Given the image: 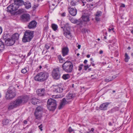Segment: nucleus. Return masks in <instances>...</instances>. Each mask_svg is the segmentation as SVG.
<instances>
[{
    "mask_svg": "<svg viewBox=\"0 0 133 133\" xmlns=\"http://www.w3.org/2000/svg\"><path fill=\"white\" fill-rule=\"evenodd\" d=\"M89 68V66L88 65H85L84 66V70H87V69Z\"/></svg>",
    "mask_w": 133,
    "mask_h": 133,
    "instance_id": "48",
    "label": "nucleus"
},
{
    "mask_svg": "<svg viewBox=\"0 0 133 133\" xmlns=\"http://www.w3.org/2000/svg\"><path fill=\"white\" fill-rule=\"evenodd\" d=\"M43 127V126L42 124H41L40 125L38 126V128L41 131H42L43 129H42V128Z\"/></svg>",
    "mask_w": 133,
    "mask_h": 133,
    "instance_id": "44",
    "label": "nucleus"
},
{
    "mask_svg": "<svg viewBox=\"0 0 133 133\" xmlns=\"http://www.w3.org/2000/svg\"><path fill=\"white\" fill-rule=\"evenodd\" d=\"M42 68V66L41 65H40L39 66V69H41Z\"/></svg>",
    "mask_w": 133,
    "mask_h": 133,
    "instance_id": "62",
    "label": "nucleus"
},
{
    "mask_svg": "<svg viewBox=\"0 0 133 133\" xmlns=\"http://www.w3.org/2000/svg\"><path fill=\"white\" fill-rule=\"evenodd\" d=\"M71 20V22L74 24H77L78 26L80 28H82L84 24L83 22L81 21V19H76L72 18Z\"/></svg>",
    "mask_w": 133,
    "mask_h": 133,
    "instance_id": "11",
    "label": "nucleus"
},
{
    "mask_svg": "<svg viewBox=\"0 0 133 133\" xmlns=\"http://www.w3.org/2000/svg\"><path fill=\"white\" fill-rule=\"evenodd\" d=\"M87 61H88L87 60L85 59L84 62V63L85 64H86L87 62Z\"/></svg>",
    "mask_w": 133,
    "mask_h": 133,
    "instance_id": "56",
    "label": "nucleus"
},
{
    "mask_svg": "<svg viewBox=\"0 0 133 133\" xmlns=\"http://www.w3.org/2000/svg\"><path fill=\"white\" fill-rule=\"evenodd\" d=\"M16 93L15 88L13 87H10L8 89L6 95V99H9L14 98L16 96Z\"/></svg>",
    "mask_w": 133,
    "mask_h": 133,
    "instance_id": "6",
    "label": "nucleus"
},
{
    "mask_svg": "<svg viewBox=\"0 0 133 133\" xmlns=\"http://www.w3.org/2000/svg\"><path fill=\"white\" fill-rule=\"evenodd\" d=\"M118 110V108L117 107H116L112 109L111 110V111H112L113 112H115L117 110Z\"/></svg>",
    "mask_w": 133,
    "mask_h": 133,
    "instance_id": "39",
    "label": "nucleus"
},
{
    "mask_svg": "<svg viewBox=\"0 0 133 133\" xmlns=\"http://www.w3.org/2000/svg\"><path fill=\"white\" fill-rule=\"evenodd\" d=\"M66 13L64 12L62 14H61V15L62 17H64L65 16Z\"/></svg>",
    "mask_w": 133,
    "mask_h": 133,
    "instance_id": "47",
    "label": "nucleus"
},
{
    "mask_svg": "<svg viewBox=\"0 0 133 133\" xmlns=\"http://www.w3.org/2000/svg\"><path fill=\"white\" fill-rule=\"evenodd\" d=\"M83 66V64H80L79 66L78 70L81 71L82 69V67Z\"/></svg>",
    "mask_w": 133,
    "mask_h": 133,
    "instance_id": "42",
    "label": "nucleus"
},
{
    "mask_svg": "<svg viewBox=\"0 0 133 133\" xmlns=\"http://www.w3.org/2000/svg\"><path fill=\"white\" fill-rule=\"evenodd\" d=\"M31 50L30 52L28 53V55H27V56H29L31 54Z\"/></svg>",
    "mask_w": 133,
    "mask_h": 133,
    "instance_id": "52",
    "label": "nucleus"
},
{
    "mask_svg": "<svg viewBox=\"0 0 133 133\" xmlns=\"http://www.w3.org/2000/svg\"><path fill=\"white\" fill-rule=\"evenodd\" d=\"M115 56V57H117L119 55V53L118 51L116 50V51L114 53Z\"/></svg>",
    "mask_w": 133,
    "mask_h": 133,
    "instance_id": "38",
    "label": "nucleus"
},
{
    "mask_svg": "<svg viewBox=\"0 0 133 133\" xmlns=\"http://www.w3.org/2000/svg\"><path fill=\"white\" fill-rule=\"evenodd\" d=\"M63 71L68 73H70L73 71V65L72 63L70 61H66L62 65Z\"/></svg>",
    "mask_w": 133,
    "mask_h": 133,
    "instance_id": "5",
    "label": "nucleus"
},
{
    "mask_svg": "<svg viewBox=\"0 0 133 133\" xmlns=\"http://www.w3.org/2000/svg\"><path fill=\"white\" fill-rule=\"evenodd\" d=\"M23 4L24 5L25 8L26 9H28L31 7V3L29 2H24Z\"/></svg>",
    "mask_w": 133,
    "mask_h": 133,
    "instance_id": "23",
    "label": "nucleus"
},
{
    "mask_svg": "<svg viewBox=\"0 0 133 133\" xmlns=\"http://www.w3.org/2000/svg\"><path fill=\"white\" fill-rule=\"evenodd\" d=\"M101 12L100 11L97 12L96 14L95 15V16L99 17L101 16Z\"/></svg>",
    "mask_w": 133,
    "mask_h": 133,
    "instance_id": "37",
    "label": "nucleus"
},
{
    "mask_svg": "<svg viewBox=\"0 0 133 133\" xmlns=\"http://www.w3.org/2000/svg\"><path fill=\"white\" fill-rule=\"evenodd\" d=\"M64 28L66 29V30H68L70 29L71 26L68 23H67L64 25Z\"/></svg>",
    "mask_w": 133,
    "mask_h": 133,
    "instance_id": "31",
    "label": "nucleus"
},
{
    "mask_svg": "<svg viewBox=\"0 0 133 133\" xmlns=\"http://www.w3.org/2000/svg\"><path fill=\"white\" fill-rule=\"evenodd\" d=\"M59 71V68L54 69L52 72V76L54 79H58L60 78V74Z\"/></svg>",
    "mask_w": 133,
    "mask_h": 133,
    "instance_id": "9",
    "label": "nucleus"
},
{
    "mask_svg": "<svg viewBox=\"0 0 133 133\" xmlns=\"http://www.w3.org/2000/svg\"><path fill=\"white\" fill-rule=\"evenodd\" d=\"M69 11L71 15L75 16L77 13V10L75 8L69 7L68 8Z\"/></svg>",
    "mask_w": 133,
    "mask_h": 133,
    "instance_id": "14",
    "label": "nucleus"
},
{
    "mask_svg": "<svg viewBox=\"0 0 133 133\" xmlns=\"http://www.w3.org/2000/svg\"><path fill=\"white\" fill-rule=\"evenodd\" d=\"M44 91L45 89H39V92L38 93V95L40 96H43L44 94Z\"/></svg>",
    "mask_w": 133,
    "mask_h": 133,
    "instance_id": "24",
    "label": "nucleus"
},
{
    "mask_svg": "<svg viewBox=\"0 0 133 133\" xmlns=\"http://www.w3.org/2000/svg\"><path fill=\"white\" fill-rule=\"evenodd\" d=\"M125 6V5L124 4H122L120 7H121L124 8Z\"/></svg>",
    "mask_w": 133,
    "mask_h": 133,
    "instance_id": "50",
    "label": "nucleus"
},
{
    "mask_svg": "<svg viewBox=\"0 0 133 133\" xmlns=\"http://www.w3.org/2000/svg\"><path fill=\"white\" fill-rule=\"evenodd\" d=\"M95 19L97 22H98L100 21V19L99 18V17L98 16H95Z\"/></svg>",
    "mask_w": 133,
    "mask_h": 133,
    "instance_id": "41",
    "label": "nucleus"
},
{
    "mask_svg": "<svg viewBox=\"0 0 133 133\" xmlns=\"http://www.w3.org/2000/svg\"><path fill=\"white\" fill-rule=\"evenodd\" d=\"M69 51V49L68 48H64L62 50V55L63 56H65L67 55Z\"/></svg>",
    "mask_w": 133,
    "mask_h": 133,
    "instance_id": "20",
    "label": "nucleus"
},
{
    "mask_svg": "<svg viewBox=\"0 0 133 133\" xmlns=\"http://www.w3.org/2000/svg\"><path fill=\"white\" fill-rule=\"evenodd\" d=\"M37 24V22L35 21H32L29 23L28 27L30 29H33L36 27Z\"/></svg>",
    "mask_w": 133,
    "mask_h": 133,
    "instance_id": "18",
    "label": "nucleus"
},
{
    "mask_svg": "<svg viewBox=\"0 0 133 133\" xmlns=\"http://www.w3.org/2000/svg\"><path fill=\"white\" fill-rule=\"evenodd\" d=\"M90 57V55H87V57L88 58H89Z\"/></svg>",
    "mask_w": 133,
    "mask_h": 133,
    "instance_id": "60",
    "label": "nucleus"
},
{
    "mask_svg": "<svg viewBox=\"0 0 133 133\" xmlns=\"http://www.w3.org/2000/svg\"><path fill=\"white\" fill-rule=\"evenodd\" d=\"M47 103V107L50 111H53L56 109L57 104L55 99L50 98L48 101Z\"/></svg>",
    "mask_w": 133,
    "mask_h": 133,
    "instance_id": "7",
    "label": "nucleus"
},
{
    "mask_svg": "<svg viewBox=\"0 0 133 133\" xmlns=\"http://www.w3.org/2000/svg\"><path fill=\"white\" fill-rule=\"evenodd\" d=\"M43 108L42 106H39L37 107L35 109L34 115L36 118L40 119L42 116V112L43 111Z\"/></svg>",
    "mask_w": 133,
    "mask_h": 133,
    "instance_id": "8",
    "label": "nucleus"
},
{
    "mask_svg": "<svg viewBox=\"0 0 133 133\" xmlns=\"http://www.w3.org/2000/svg\"><path fill=\"white\" fill-rule=\"evenodd\" d=\"M81 1H82L83 3V6H84L86 3V0H83H83H81Z\"/></svg>",
    "mask_w": 133,
    "mask_h": 133,
    "instance_id": "46",
    "label": "nucleus"
},
{
    "mask_svg": "<svg viewBox=\"0 0 133 133\" xmlns=\"http://www.w3.org/2000/svg\"><path fill=\"white\" fill-rule=\"evenodd\" d=\"M115 77H116L115 76H112V77H111V78H113L114 79L115 78Z\"/></svg>",
    "mask_w": 133,
    "mask_h": 133,
    "instance_id": "61",
    "label": "nucleus"
},
{
    "mask_svg": "<svg viewBox=\"0 0 133 133\" xmlns=\"http://www.w3.org/2000/svg\"><path fill=\"white\" fill-rule=\"evenodd\" d=\"M63 34L66 38L68 39H71L72 38V34L69 30L65 31L63 33Z\"/></svg>",
    "mask_w": 133,
    "mask_h": 133,
    "instance_id": "16",
    "label": "nucleus"
},
{
    "mask_svg": "<svg viewBox=\"0 0 133 133\" xmlns=\"http://www.w3.org/2000/svg\"><path fill=\"white\" fill-rule=\"evenodd\" d=\"M58 58L59 61L60 63H63V59L62 57V56L61 55H58Z\"/></svg>",
    "mask_w": 133,
    "mask_h": 133,
    "instance_id": "32",
    "label": "nucleus"
},
{
    "mask_svg": "<svg viewBox=\"0 0 133 133\" xmlns=\"http://www.w3.org/2000/svg\"><path fill=\"white\" fill-rule=\"evenodd\" d=\"M27 68H25L21 70V72L23 74H25L26 73L28 70Z\"/></svg>",
    "mask_w": 133,
    "mask_h": 133,
    "instance_id": "34",
    "label": "nucleus"
},
{
    "mask_svg": "<svg viewBox=\"0 0 133 133\" xmlns=\"http://www.w3.org/2000/svg\"><path fill=\"white\" fill-rule=\"evenodd\" d=\"M24 123L25 124H26L27 123V121L26 120H25L24 121Z\"/></svg>",
    "mask_w": 133,
    "mask_h": 133,
    "instance_id": "57",
    "label": "nucleus"
},
{
    "mask_svg": "<svg viewBox=\"0 0 133 133\" xmlns=\"http://www.w3.org/2000/svg\"><path fill=\"white\" fill-rule=\"evenodd\" d=\"M128 49L129 50H130L131 49V47L130 46H128Z\"/></svg>",
    "mask_w": 133,
    "mask_h": 133,
    "instance_id": "63",
    "label": "nucleus"
},
{
    "mask_svg": "<svg viewBox=\"0 0 133 133\" xmlns=\"http://www.w3.org/2000/svg\"><path fill=\"white\" fill-rule=\"evenodd\" d=\"M90 15L88 14H84L79 19H81L84 25L83 26L85 25V24L89 22L90 20Z\"/></svg>",
    "mask_w": 133,
    "mask_h": 133,
    "instance_id": "10",
    "label": "nucleus"
},
{
    "mask_svg": "<svg viewBox=\"0 0 133 133\" xmlns=\"http://www.w3.org/2000/svg\"><path fill=\"white\" fill-rule=\"evenodd\" d=\"M49 77V74L43 71L37 74L34 77L35 81L42 82L46 80Z\"/></svg>",
    "mask_w": 133,
    "mask_h": 133,
    "instance_id": "3",
    "label": "nucleus"
},
{
    "mask_svg": "<svg viewBox=\"0 0 133 133\" xmlns=\"http://www.w3.org/2000/svg\"><path fill=\"white\" fill-rule=\"evenodd\" d=\"M22 21L24 22L29 21L30 19V15L28 14H24L21 16Z\"/></svg>",
    "mask_w": 133,
    "mask_h": 133,
    "instance_id": "12",
    "label": "nucleus"
},
{
    "mask_svg": "<svg viewBox=\"0 0 133 133\" xmlns=\"http://www.w3.org/2000/svg\"><path fill=\"white\" fill-rule=\"evenodd\" d=\"M12 7V10H13V12L16 11L18 7L17 6L15 3H13L11 4Z\"/></svg>",
    "mask_w": 133,
    "mask_h": 133,
    "instance_id": "26",
    "label": "nucleus"
},
{
    "mask_svg": "<svg viewBox=\"0 0 133 133\" xmlns=\"http://www.w3.org/2000/svg\"><path fill=\"white\" fill-rule=\"evenodd\" d=\"M5 43L7 46H10L12 45L15 43L14 40L11 38V39L8 38L6 41Z\"/></svg>",
    "mask_w": 133,
    "mask_h": 133,
    "instance_id": "17",
    "label": "nucleus"
},
{
    "mask_svg": "<svg viewBox=\"0 0 133 133\" xmlns=\"http://www.w3.org/2000/svg\"><path fill=\"white\" fill-rule=\"evenodd\" d=\"M4 46L3 42L0 41V53L2 52L4 49Z\"/></svg>",
    "mask_w": 133,
    "mask_h": 133,
    "instance_id": "25",
    "label": "nucleus"
},
{
    "mask_svg": "<svg viewBox=\"0 0 133 133\" xmlns=\"http://www.w3.org/2000/svg\"><path fill=\"white\" fill-rule=\"evenodd\" d=\"M68 131L69 132H71L73 131L74 130L72 129L71 127H70L68 129Z\"/></svg>",
    "mask_w": 133,
    "mask_h": 133,
    "instance_id": "43",
    "label": "nucleus"
},
{
    "mask_svg": "<svg viewBox=\"0 0 133 133\" xmlns=\"http://www.w3.org/2000/svg\"><path fill=\"white\" fill-rule=\"evenodd\" d=\"M81 1H82L83 3V6H84L86 3V0H83H83H81Z\"/></svg>",
    "mask_w": 133,
    "mask_h": 133,
    "instance_id": "45",
    "label": "nucleus"
},
{
    "mask_svg": "<svg viewBox=\"0 0 133 133\" xmlns=\"http://www.w3.org/2000/svg\"><path fill=\"white\" fill-rule=\"evenodd\" d=\"M50 45L49 44H46L45 45V47L47 49H48L50 48Z\"/></svg>",
    "mask_w": 133,
    "mask_h": 133,
    "instance_id": "40",
    "label": "nucleus"
},
{
    "mask_svg": "<svg viewBox=\"0 0 133 133\" xmlns=\"http://www.w3.org/2000/svg\"><path fill=\"white\" fill-rule=\"evenodd\" d=\"M12 7L11 5H9L7 7L8 9L7 11L9 12L12 13L13 12V10H12Z\"/></svg>",
    "mask_w": 133,
    "mask_h": 133,
    "instance_id": "28",
    "label": "nucleus"
},
{
    "mask_svg": "<svg viewBox=\"0 0 133 133\" xmlns=\"http://www.w3.org/2000/svg\"><path fill=\"white\" fill-rule=\"evenodd\" d=\"M81 45L79 44H78L77 46V47H78V49H80L81 48Z\"/></svg>",
    "mask_w": 133,
    "mask_h": 133,
    "instance_id": "59",
    "label": "nucleus"
},
{
    "mask_svg": "<svg viewBox=\"0 0 133 133\" xmlns=\"http://www.w3.org/2000/svg\"><path fill=\"white\" fill-rule=\"evenodd\" d=\"M10 120L8 119H5L3 122V124H4L6 125L9 122Z\"/></svg>",
    "mask_w": 133,
    "mask_h": 133,
    "instance_id": "36",
    "label": "nucleus"
},
{
    "mask_svg": "<svg viewBox=\"0 0 133 133\" xmlns=\"http://www.w3.org/2000/svg\"><path fill=\"white\" fill-rule=\"evenodd\" d=\"M29 97L27 96L18 97L15 101L10 103L8 105L9 110H12L22 104L26 103L28 101Z\"/></svg>",
    "mask_w": 133,
    "mask_h": 133,
    "instance_id": "1",
    "label": "nucleus"
},
{
    "mask_svg": "<svg viewBox=\"0 0 133 133\" xmlns=\"http://www.w3.org/2000/svg\"><path fill=\"white\" fill-rule=\"evenodd\" d=\"M14 3L17 6L19 7V6H20L23 4L24 2L22 0H14Z\"/></svg>",
    "mask_w": 133,
    "mask_h": 133,
    "instance_id": "19",
    "label": "nucleus"
},
{
    "mask_svg": "<svg viewBox=\"0 0 133 133\" xmlns=\"http://www.w3.org/2000/svg\"><path fill=\"white\" fill-rule=\"evenodd\" d=\"M76 3L77 2L76 1H71L70 2V4L73 6H75L76 5Z\"/></svg>",
    "mask_w": 133,
    "mask_h": 133,
    "instance_id": "35",
    "label": "nucleus"
},
{
    "mask_svg": "<svg viewBox=\"0 0 133 133\" xmlns=\"http://www.w3.org/2000/svg\"><path fill=\"white\" fill-rule=\"evenodd\" d=\"M76 94L72 93H69L66 96V98H64L61 101L58 108L60 109L66 104H69L75 98Z\"/></svg>",
    "mask_w": 133,
    "mask_h": 133,
    "instance_id": "2",
    "label": "nucleus"
},
{
    "mask_svg": "<svg viewBox=\"0 0 133 133\" xmlns=\"http://www.w3.org/2000/svg\"><path fill=\"white\" fill-rule=\"evenodd\" d=\"M19 36V35L18 34L15 33L12 36L11 38H12L13 40H14V42H15L16 40H17L18 39Z\"/></svg>",
    "mask_w": 133,
    "mask_h": 133,
    "instance_id": "21",
    "label": "nucleus"
},
{
    "mask_svg": "<svg viewBox=\"0 0 133 133\" xmlns=\"http://www.w3.org/2000/svg\"><path fill=\"white\" fill-rule=\"evenodd\" d=\"M39 100L35 98H33L31 100V103L35 105L39 102Z\"/></svg>",
    "mask_w": 133,
    "mask_h": 133,
    "instance_id": "22",
    "label": "nucleus"
},
{
    "mask_svg": "<svg viewBox=\"0 0 133 133\" xmlns=\"http://www.w3.org/2000/svg\"><path fill=\"white\" fill-rule=\"evenodd\" d=\"M104 39H107V37L106 36H104Z\"/></svg>",
    "mask_w": 133,
    "mask_h": 133,
    "instance_id": "64",
    "label": "nucleus"
},
{
    "mask_svg": "<svg viewBox=\"0 0 133 133\" xmlns=\"http://www.w3.org/2000/svg\"><path fill=\"white\" fill-rule=\"evenodd\" d=\"M52 97L53 98H60V97H59V96H58L57 95H56L55 96H52Z\"/></svg>",
    "mask_w": 133,
    "mask_h": 133,
    "instance_id": "51",
    "label": "nucleus"
},
{
    "mask_svg": "<svg viewBox=\"0 0 133 133\" xmlns=\"http://www.w3.org/2000/svg\"><path fill=\"white\" fill-rule=\"evenodd\" d=\"M34 31H31L30 30H26L24 33L22 38V41L24 42H29L34 37Z\"/></svg>",
    "mask_w": 133,
    "mask_h": 133,
    "instance_id": "4",
    "label": "nucleus"
},
{
    "mask_svg": "<svg viewBox=\"0 0 133 133\" xmlns=\"http://www.w3.org/2000/svg\"><path fill=\"white\" fill-rule=\"evenodd\" d=\"M114 79L113 78H111V77H109L107 78H106L105 80V81L106 82H109L111 81Z\"/></svg>",
    "mask_w": 133,
    "mask_h": 133,
    "instance_id": "33",
    "label": "nucleus"
},
{
    "mask_svg": "<svg viewBox=\"0 0 133 133\" xmlns=\"http://www.w3.org/2000/svg\"><path fill=\"white\" fill-rule=\"evenodd\" d=\"M70 77V76L69 74H63L62 77L63 79L66 80L69 79Z\"/></svg>",
    "mask_w": 133,
    "mask_h": 133,
    "instance_id": "27",
    "label": "nucleus"
},
{
    "mask_svg": "<svg viewBox=\"0 0 133 133\" xmlns=\"http://www.w3.org/2000/svg\"><path fill=\"white\" fill-rule=\"evenodd\" d=\"M2 29L1 27L0 26V35L2 33Z\"/></svg>",
    "mask_w": 133,
    "mask_h": 133,
    "instance_id": "53",
    "label": "nucleus"
},
{
    "mask_svg": "<svg viewBox=\"0 0 133 133\" xmlns=\"http://www.w3.org/2000/svg\"><path fill=\"white\" fill-rule=\"evenodd\" d=\"M114 28H112L111 29H110V28H109V29L108 30H109V32H110L111 30L113 31V32H114Z\"/></svg>",
    "mask_w": 133,
    "mask_h": 133,
    "instance_id": "49",
    "label": "nucleus"
},
{
    "mask_svg": "<svg viewBox=\"0 0 133 133\" xmlns=\"http://www.w3.org/2000/svg\"><path fill=\"white\" fill-rule=\"evenodd\" d=\"M19 12L21 13L23 11V9H19L18 10Z\"/></svg>",
    "mask_w": 133,
    "mask_h": 133,
    "instance_id": "54",
    "label": "nucleus"
},
{
    "mask_svg": "<svg viewBox=\"0 0 133 133\" xmlns=\"http://www.w3.org/2000/svg\"><path fill=\"white\" fill-rule=\"evenodd\" d=\"M124 56L125 57L124 59L125 61L126 62H128V61L129 59H130L129 56L126 53H125Z\"/></svg>",
    "mask_w": 133,
    "mask_h": 133,
    "instance_id": "30",
    "label": "nucleus"
},
{
    "mask_svg": "<svg viewBox=\"0 0 133 133\" xmlns=\"http://www.w3.org/2000/svg\"><path fill=\"white\" fill-rule=\"evenodd\" d=\"M109 126H112V123L110 122L109 123Z\"/></svg>",
    "mask_w": 133,
    "mask_h": 133,
    "instance_id": "58",
    "label": "nucleus"
},
{
    "mask_svg": "<svg viewBox=\"0 0 133 133\" xmlns=\"http://www.w3.org/2000/svg\"><path fill=\"white\" fill-rule=\"evenodd\" d=\"M109 102H105L101 104L99 107V109L101 110H107L108 105L109 104Z\"/></svg>",
    "mask_w": 133,
    "mask_h": 133,
    "instance_id": "15",
    "label": "nucleus"
},
{
    "mask_svg": "<svg viewBox=\"0 0 133 133\" xmlns=\"http://www.w3.org/2000/svg\"><path fill=\"white\" fill-rule=\"evenodd\" d=\"M100 54H102L103 53V51L102 50H101L99 52Z\"/></svg>",
    "mask_w": 133,
    "mask_h": 133,
    "instance_id": "55",
    "label": "nucleus"
},
{
    "mask_svg": "<svg viewBox=\"0 0 133 133\" xmlns=\"http://www.w3.org/2000/svg\"><path fill=\"white\" fill-rule=\"evenodd\" d=\"M51 26L52 29L54 31H56L58 28L57 25L55 24H52L51 25Z\"/></svg>",
    "mask_w": 133,
    "mask_h": 133,
    "instance_id": "29",
    "label": "nucleus"
},
{
    "mask_svg": "<svg viewBox=\"0 0 133 133\" xmlns=\"http://www.w3.org/2000/svg\"><path fill=\"white\" fill-rule=\"evenodd\" d=\"M63 88L57 85H55L53 87V91L55 93H60L62 92Z\"/></svg>",
    "mask_w": 133,
    "mask_h": 133,
    "instance_id": "13",
    "label": "nucleus"
}]
</instances>
